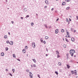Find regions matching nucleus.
Returning a JSON list of instances; mask_svg holds the SVG:
<instances>
[{
	"mask_svg": "<svg viewBox=\"0 0 78 78\" xmlns=\"http://www.w3.org/2000/svg\"><path fill=\"white\" fill-rule=\"evenodd\" d=\"M70 54L71 55V56L72 57L73 56V54L75 53V50H71L69 51Z\"/></svg>",
	"mask_w": 78,
	"mask_h": 78,
	"instance_id": "1",
	"label": "nucleus"
},
{
	"mask_svg": "<svg viewBox=\"0 0 78 78\" xmlns=\"http://www.w3.org/2000/svg\"><path fill=\"white\" fill-rule=\"evenodd\" d=\"M30 74V76L31 78H33V74H32V73L31 72H29Z\"/></svg>",
	"mask_w": 78,
	"mask_h": 78,
	"instance_id": "2",
	"label": "nucleus"
},
{
	"mask_svg": "<svg viewBox=\"0 0 78 78\" xmlns=\"http://www.w3.org/2000/svg\"><path fill=\"white\" fill-rule=\"evenodd\" d=\"M32 45L34 48H35V47H36V45L35 44V43H34V42L32 43Z\"/></svg>",
	"mask_w": 78,
	"mask_h": 78,
	"instance_id": "3",
	"label": "nucleus"
},
{
	"mask_svg": "<svg viewBox=\"0 0 78 78\" xmlns=\"http://www.w3.org/2000/svg\"><path fill=\"white\" fill-rule=\"evenodd\" d=\"M9 44L11 45H13V41H10V42L9 43Z\"/></svg>",
	"mask_w": 78,
	"mask_h": 78,
	"instance_id": "4",
	"label": "nucleus"
},
{
	"mask_svg": "<svg viewBox=\"0 0 78 78\" xmlns=\"http://www.w3.org/2000/svg\"><path fill=\"white\" fill-rule=\"evenodd\" d=\"M75 71H73V70H72L71 71V73H72V74H75Z\"/></svg>",
	"mask_w": 78,
	"mask_h": 78,
	"instance_id": "5",
	"label": "nucleus"
},
{
	"mask_svg": "<svg viewBox=\"0 0 78 78\" xmlns=\"http://www.w3.org/2000/svg\"><path fill=\"white\" fill-rule=\"evenodd\" d=\"M57 33H58V29H56L55 30V34H57Z\"/></svg>",
	"mask_w": 78,
	"mask_h": 78,
	"instance_id": "6",
	"label": "nucleus"
},
{
	"mask_svg": "<svg viewBox=\"0 0 78 78\" xmlns=\"http://www.w3.org/2000/svg\"><path fill=\"white\" fill-rule=\"evenodd\" d=\"M72 41V42H74L75 41V39H74V38L73 37H72L71 39Z\"/></svg>",
	"mask_w": 78,
	"mask_h": 78,
	"instance_id": "7",
	"label": "nucleus"
},
{
	"mask_svg": "<svg viewBox=\"0 0 78 78\" xmlns=\"http://www.w3.org/2000/svg\"><path fill=\"white\" fill-rule=\"evenodd\" d=\"M23 10L25 12H26L27 11V8H25Z\"/></svg>",
	"mask_w": 78,
	"mask_h": 78,
	"instance_id": "8",
	"label": "nucleus"
},
{
	"mask_svg": "<svg viewBox=\"0 0 78 78\" xmlns=\"http://www.w3.org/2000/svg\"><path fill=\"white\" fill-rule=\"evenodd\" d=\"M32 61H34V62H36V59H32Z\"/></svg>",
	"mask_w": 78,
	"mask_h": 78,
	"instance_id": "9",
	"label": "nucleus"
},
{
	"mask_svg": "<svg viewBox=\"0 0 78 78\" xmlns=\"http://www.w3.org/2000/svg\"><path fill=\"white\" fill-rule=\"evenodd\" d=\"M4 55H5V54H4V53H3V52H2L1 53V55L2 56H4Z\"/></svg>",
	"mask_w": 78,
	"mask_h": 78,
	"instance_id": "10",
	"label": "nucleus"
},
{
	"mask_svg": "<svg viewBox=\"0 0 78 78\" xmlns=\"http://www.w3.org/2000/svg\"><path fill=\"white\" fill-rule=\"evenodd\" d=\"M58 66H61V62H58Z\"/></svg>",
	"mask_w": 78,
	"mask_h": 78,
	"instance_id": "11",
	"label": "nucleus"
},
{
	"mask_svg": "<svg viewBox=\"0 0 78 78\" xmlns=\"http://www.w3.org/2000/svg\"><path fill=\"white\" fill-rule=\"evenodd\" d=\"M56 52L57 55H59V51H56Z\"/></svg>",
	"mask_w": 78,
	"mask_h": 78,
	"instance_id": "12",
	"label": "nucleus"
},
{
	"mask_svg": "<svg viewBox=\"0 0 78 78\" xmlns=\"http://www.w3.org/2000/svg\"><path fill=\"white\" fill-rule=\"evenodd\" d=\"M66 5V2H62V5Z\"/></svg>",
	"mask_w": 78,
	"mask_h": 78,
	"instance_id": "13",
	"label": "nucleus"
},
{
	"mask_svg": "<svg viewBox=\"0 0 78 78\" xmlns=\"http://www.w3.org/2000/svg\"><path fill=\"white\" fill-rule=\"evenodd\" d=\"M67 68L68 69H70V66L69 65H67Z\"/></svg>",
	"mask_w": 78,
	"mask_h": 78,
	"instance_id": "14",
	"label": "nucleus"
},
{
	"mask_svg": "<svg viewBox=\"0 0 78 78\" xmlns=\"http://www.w3.org/2000/svg\"><path fill=\"white\" fill-rule=\"evenodd\" d=\"M44 26L46 28H48V27L47 26V24H44Z\"/></svg>",
	"mask_w": 78,
	"mask_h": 78,
	"instance_id": "15",
	"label": "nucleus"
},
{
	"mask_svg": "<svg viewBox=\"0 0 78 78\" xmlns=\"http://www.w3.org/2000/svg\"><path fill=\"white\" fill-rule=\"evenodd\" d=\"M23 53H25V50L24 49H23Z\"/></svg>",
	"mask_w": 78,
	"mask_h": 78,
	"instance_id": "16",
	"label": "nucleus"
},
{
	"mask_svg": "<svg viewBox=\"0 0 78 78\" xmlns=\"http://www.w3.org/2000/svg\"><path fill=\"white\" fill-rule=\"evenodd\" d=\"M69 9H70L69 7H68L66 8V9H67V10H69Z\"/></svg>",
	"mask_w": 78,
	"mask_h": 78,
	"instance_id": "17",
	"label": "nucleus"
},
{
	"mask_svg": "<svg viewBox=\"0 0 78 78\" xmlns=\"http://www.w3.org/2000/svg\"><path fill=\"white\" fill-rule=\"evenodd\" d=\"M74 71H75V74L74 73L75 75H77V73H76V70H75Z\"/></svg>",
	"mask_w": 78,
	"mask_h": 78,
	"instance_id": "18",
	"label": "nucleus"
},
{
	"mask_svg": "<svg viewBox=\"0 0 78 78\" xmlns=\"http://www.w3.org/2000/svg\"><path fill=\"white\" fill-rule=\"evenodd\" d=\"M45 39H46V40H47V39H48V37H47V36H45Z\"/></svg>",
	"mask_w": 78,
	"mask_h": 78,
	"instance_id": "19",
	"label": "nucleus"
},
{
	"mask_svg": "<svg viewBox=\"0 0 78 78\" xmlns=\"http://www.w3.org/2000/svg\"><path fill=\"white\" fill-rule=\"evenodd\" d=\"M66 42H69V41L68 40V39H67V38H66Z\"/></svg>",
	"mask_w": 78,
	"mask_h": 78,
	"instance_id": "20",
	"label": "nucleus"
},
{
	"mask_svg": "<svg viewBox=\"0 0 78 78\" xmlns=\"http://www.w3.org/2000/svg\"><path fill=\"white\" fill-rule=\"evenodd\" d=\"M4 37L5 39H7V37H7V36L5 35L4 36Z\"/></svg>",
	"mask_w": 78,
	"mask_h": 78,
	"instance_id": "21",
	"label": "nucleus"
},
{
	"mask_svg": "<svg viewBox=\"0 0 78 78\" xmlns=\"http://www.w3.org/2000/svg\"><path fill=\"white\" fill-rule=\"evenodd\" d=\"M61 31V32L62 33H64V29H62Z\"/></svg>",
	"mask_w": 78,
	"mask_h": 78,
	"instance_id": "22",
	"label": "nucleus"
},
{
	"mask_svg": "<svg viewBox=\"0 0 78 78\" xmlns=\"http://www.w3.org/2000/svg\"><path fill=\"white\" fill-rule=\"evenodd\" d=\"M55 73H56V75H58V73L57 71H55Z\"/></svg>",
	"mask_w": 78,
	"mask_h": 78,
	"instance_id": "23",
	"label": "nucleus"
},
{
	"mask_svg": "<svg viewBox=\"0 0 78 78\" xmlns=\"http://www.w3.org/2000/svg\"><path fill=\"white\" fill-rule=\"evenodd\" d=\"M65 1H66V2H69L70 1V0H65Z\"/></svg>",
	"mask_w": 78,
	"mask_h": 78,
	"instance_id": "24",
	"label": "nucleus"
},
{
	"mask_svg": "<svg viewBox=\"0 0 78 78\" xmlns=\"http://www.w3.org/2000/svg\"><path fill=\"white\" fill-rule=\"evenodd\" d=\"M8 48H5V51H8Z\"/></svg>",
	"mask_w": 78,
	"mask_h": 78,
	"instance_id": "25",
	"label": "nucleus"
},
{
	"mask_svg": "<svg viewBox=\"0 0 78 78\" xmlns=\"http://www.w3.org/2000/svg\"><path fill=\"white\" fill-rule=\"evenodd\" d=\"M13 58H16V55H15V54H13Z\"/></svg>",
	"mask_w": 78,
	"mask_h": 78,
	"instance_id": "26",
	"label": "nucleus"
},
{
	"mask_svg": "<svg viewBox=\"0 0 78 78\" xmlns=\"http://www.w3.org/2000/svg\"><path fill=\"white\" fill-rule=\"evenodd\" d=\"M66 20L67 22H69V20H68V18H66Z\"/></svg>",
	"mask_w": 78,
	"mask_h": 78,
	"instance_id": "27",
	"label": "nucleus"
},
{
	"mask_svg": "<svg viewBox=\"0 0 78 78\" xmlns=\"http://www.w3.org/2000/svg\"><path fill=\"white\" fill-rule=\"evenodd\" d=\"M31 26H33V25H34V23H31Z\"/></svg>",
	"mask_w": 78,
	"mask_h": 78,
	"instance_id": "28",
	"label": "nucleus"
},
{
	"mask_svg": "<svg viewBox=\"0 0 78 78\" xmlns=\"http://www.w3.org/2000/svg\"><path fill=\"white\" fill-rule=\"evenodd\" d=\"M66 33L67 35H68V36H69V32H66Z\"/></svg>",
	"mask_w": 78,
	"mask_h": 78,
	"instance_id": "29",
	"label": "nucleus"
},
{
	"mask_svg": "<svg viewBox=\"0 0 78 78\" xmlns=\"http://www.w3.org/2000/svg\"><path fill=\"white\" fill-rule=\"evenodd\" d=\"M6 42L7 44H9V41H6Z\"/></svg>",
	"mask_w": 78,
	"mask_h": 78,
	"instance_id": "30",
	"label": "nucleus"
},
{
	"mask_svg": "<svg viewBox=\"0 0 78 78\" xmlns=\"http://www.w3.org/2000/svg\"><path fill=\"white\" fill-rule=\"evenodd\" d=\"M47 2H46V4H47V5H48V1L47 0Z\"/></svg>",
	"mask_w": 78,
	"mask_h": 78,
	"instance_id": "31",
	"label": "nucleus"
},
{
	"mask_svg": "<svg viewBox=\"0 0 78 78\" xmlns=\"http://www.w3.org/2000/svg\"><path fill=\"white\" fill-rule=\"evenodd\" d=\"M12 71L13 72H14V71H15V69H12Z\"/></svg>",
	"mask_w": 78,
	"mask_h": 78,
	"instance_id": "32",
	"label": "nucleus"
},
{
	"mask_svg": "<svg viewBox=\"0 0 78 78\" xmlns=\"http://www.w3.org/2000/svg\"><path fill=\"white\" fill-rule=\"evenodd\" d=\"M63 47H64L65 48H66V44H64Z\"/></svg>",
	"mask_w": 78,
	"mask_h": 78,
	"instance_id": "33",
	"label": "nucleus"
},
{
	"mask_svg": "<svg viewBox=\"0 0 78 78\" xmlns=\"http://www.w3.org/2000/svg\"><path fill=\"white\" fill-rule=\"evenodd\" d=\"M9 75H10V76H12V74H11V73H9Z\"/></svg>",
	"mask_w": 78,
	"mask_h": 78,
	"instance_id": "34",
	"label": "nucleus"
},
{
	"mask_svg": "<svg viewBox=\"0 0 78 78\" xmlns=\"http://www.w3.org/2000/svg\"><path fill=\"white\" fill-rule=\"evenodd\" d=\"M57 58H59V57H60V56H59V54H58V55H57Z\"/></svg>",
	"mask_w": 78,
	"mask_h": 78,
	"instance_id": "35",
	"label": "nucleus"
},
{
	"mask_svg": "<svg viewBox=\"0 0 78 78\" xmlns=\"http://www.w3.org/2000/svg\"><path fill=\"white\" fill-rule=\"evenodd\" d=\"M29 15H27L26 16V18H27V17H29Z\"/></svg>",
	"mask_w": 78,
	"mask_h": 78,
	"instance_id": "36",
	"label": "nucleus"
},
{
	"mask_svg": "<svg viewBox=\"0 0 78 78\" xmlns=\"http://www.w3.org/2000/svg\"><path fill=\"white\" fill-rule=\"evenodd\" d=\"M43 43L44 44H46V42H45V41H43Z\"/></svg>",
	"mask_w": 78,
	"mask_h": 78,
	"instance_id": "37",
	"label": "nucleus"
},
{
	"mask_svg": "<svg viewBox=\"0 0 78 78\" xmlns=\"http://www.w3.org/2000/svg\"><path fill=\"white\" fill-rule=\"evenodd\" d=\"M38 77H39V78H41V77H40V76L38 74L37 75Z\"/></svg>",
	"mask_w": 78,
	"mask_h": 78,
	"instance_id": "38",
	"label": "nucleus"
},
{
	"mask_svg": "<svg viewBox=\"0 0 78 78\" xmlns=\"http://www.w3.org/2000/svg\"><path fill=\"white\" fill-rule=\"evenodd\" d=\"M34 67H36V65H35V64H34Z\"/></svg>",
	"mask_w": 78,
	"mask_h": 78,
	"instance_id": "39",
	"label": "nucleus"
},
{
	"mask_svg": "<svg viewBox=\"0 0 78 78\" xmlns=\"http://www.w3.org/2000/svg\"><path fill=\"white\" fill-rule=\"evenodd\" d=\"M17 60L18 61H20V59H17Z\"/></svg>",
	"mask_w": 78,
	"mask_h": 78,
	"instance_id": "40",
	"label": "nucleus"
},
{
	"mask_svg": "<svg viewBox=\"0 0 78 78\" xmlns=\"http://www.w3.org/2000/svg\"><path fill=\"white\" fill-rule=\"evenodd\" d=\"M26 71H27V72H30V71L28 69H27L26 70Z\"/></svg>",
	"mask_w": 78,
	"mask_h": 78,
	"instance_id": "41",
	"label": "nucleus"
},
{
	"mask_svg": "<svg viewBox=\"0 0 78 78\" xmlns=\"http://www.w3.org/2000/svg\"><path fill=\"white\" fill-rule=\"evenodd\" d=\"M40 41L41 42H43V40H42L41 39L40 40Z\"/></svg>",
	"mask_w": 78,
	"mask_h": 78,
	"instance_id": "42",
	"label": "nucleus"
},
{
	"mask_svg": "<svg viewBox=\"0 0 78 78\" xmlns=\"http://www.w3.org/2000/svg\"><path fill=\"white\" fill-rule=\"evenodd\" d=\"M76 18L77 20H78V16H76Z\"/></svg>",
	"mask_w": 78,
	"mask_h": 78,
	"instance_id": "43",
	"label": "nucleus"
},
{
	"mask_svg": "<svg viewBox=\"0 0 78 78\" xmlns=\"http://www.w3.org/2000/svg\"><path fill=\"white\" fill-rule=\"evenodd\" d=\"M5 70L6 71V72H7V71H8V69H5Z\"/></svg>",
	"mask_w": 78,
	"mask_h": 78,
	"instance_id": "44",
	"label": "nucleus"
},
{
	"mask_svg": "<svg viewBox=\"0 0 78 78\" xmlns=\"http://www.w3.org/2000/svg\"><path fill=\"white\" fill-rule=\"evenodd\" d=\"M54 9V8H52L51 9V11H53Z\"/></svg>",
	"mask_w": 78,
	"mask_h": 78,
	"instance_id": "45",
	"label": "nucleus"
},
{
	"mask_svg": "<svg viewBox=\"0 0 78 78\" xmlns=\"http://www.w3.org/2000/svg\"><path fill=\"white\" fill-rule=\"evenodd\" d=\"M47 1V0H45V3H46V4L47 3H46Z\"/></svg>",
	"mask_w": 78,
	"mask_h": 78,
	"instance_id": "46",
	"label": "nucleus"
},
{
	"mask_svg": "<svg viewBox=\"0 0 78 78\" xmlns=\"http://www.w3.org/2000/svg\"><path fill=\"white\" fill-rule=\"evenodd\" d=\"M11 23H12L13 24V23H14V21H12Z\"/></svg>",
	"mask_w": 78,
	"mask_h": 78,
	"instance_id": "47",
	"label": "nucleus"
},
{
	"mask_svg": "<svg viewBox=\"0 0 78 78\" xmlns=\"http://www.w3.org/2000/svg\"><path fill=\"white\" fill-rule=\"evenodd\" d=\"M69 22H70L71 21V19H70V18H69Z\"/></svg>",
	"mask_w": 78,
	"mask_h": 78,
	"instance_id": "48",
	"label": "nucleus"
},
{
	"mask_svg": "<svg viewBox=\"0 0 78 78\" xmlns=\"http://www.w3.org/2000/svg\"><path fill=\"white\" fill-rule=\"evenodd\" d=\"M66 56H69V54H67V55H66Z\"/></svg>",
	"mask_w": 78,
	"mask_h": 78,
	"instance_id": "49",
	"label": "nucleus"
},
{
	"mask_svg": "<svg viewBox=\"0 0 78 78\" xmlns=\"http://www.w3.org/2000/svg\"><path fill=\"white\" fill-rule=\"evenodd\" d=\"M47 6H45L44 8H47Z\"/></svg>",
	"mask_w": 78,
	"mask_h": 78,
	"instance_id": "50",
	"label": "nucleus"
},
{
	"mask_svg": "<svg viewBox=\"0 0 78 78\" xmlns=\"http://www.w3.org/2000/svg\"><path fill=\"white\" fill-rule=\"evenodd\" d=\"M74 33H75V32H76V30H74Z\"/></svg>",
	"mask_w": 78,
	"mask_h": 78,
	"instance_id": "51",
	"label": "nucleus"
},
{
	"mask_svg": "<svg viewBox=\"0 0 78 78\" xmlns=\"http://www.w3.org/2000/svg\"><path fill=\"white\" fill-rule=\"evenodd\" d=\"M31 67H32V68H33V65H31Z\"/></svg>",
	"mask_w": 78,
	"mask_h": 78,
	"instance_id": "52",
	"label": "nucleus"
},
{
	"mask_svg": "<svg viewBox=\"0 0 78 78\" xmlns=\"http://www.w3.org/2000/svg\"><path fill=\"white\" fill-rule=\"evenodd\" d=\"M21 19H23V17H21Z\"/></svg>",
	"mask_w": 78,
	"mask_h": 78,
	"instance_id": "53",
	"label": "nucleus"
},
{
	"mask_svg": "<svg viewBox=\"0 0 78 78\" xmlns=\"http://www.w3.org/2000/svg\"><path fill=\"white\" fill-rule=\"evenodd\" d=\"M45 55L46 56H48V55L47 54H46Z\"/></svg>",
	"mask_w": 78,
	"mask_h": 78,
	"instance_id": "54",
	"label": "nucleus"
},
{
	"mask_svg": "<svg viewBox=\"0 0 78 78\" xmlns=\"http://www.w3.org/2000/svg\"><path fill=\"white\" fill-rule=\"evenodd\" d=\"M58 20H59V18H58L56 20V21H58Z\"/></svg>",
	"mask_w": 78,
	"mask_h": 78,
	"instance_id": "55",
	"label": "nucleus"
},
{
	"mask_svg": "<svg viewBox=\"0 0 78 78\" xmlns=\"http://www.w3.org/2000/svg\"><path fill=\"white\" fill-rule=\"evenodd\" d=\"M46 51H47V52H48V49L47 48H46Z\"/></svg>",
	"mask_w": 78,
	"mask_h": 78,
	"instance_id": "56",
	"label": "nucleus"
},
{
	"mask_svg": "<svg viewBox=\"0 0 78 78\" xmlns=\"http://www.w3.org/2000/svg\"><path fill=\"white\" fill-rule=\"evenodd\" d=\"M8 34L9 35H10V33L8 32Z\"/></svg>",
	"mask_w": 78,
	"mask_h": 78,
	"instance_id": "57",
	"label": "nucleus"
},
{
	"mask_svg": "<svg viewBox=\"0 0 78 78\" xmlns=\"http://www.w3.org/2000/svg\"><path fill=\"white\" fill-rule=\"evenodd\" d=\"M69 17H70V18H72V16H69Z\"/></svg>",
	"mask_w": 78,
	"mask_h": 78,
	"instance_id": "58",
	"label": "nucleus"
},
{
	"mask_svg": "<svg viewBox=\"0 0 78 78\" xmlns=\"http://www.w3.org/2000/svg\"><path fill=\"white\" fill-rule=\"evenodd\" d=\"M6 2H8V0H5Z\"/></svg>",
	"mask_w": 78,
	"mask_h": 78,
	"instance_id": "59",
	"label": "nucleus"
},
{
	"mask_svg": "<svg viewBox=\"0 0 78 78\" xmlns=\"http://www.w3.org/2000/svg\"><path fill=\"white\" fill-rule=\"evenodd\" d=\"M70 37V36H68V37Z\"/></svg>",
	"mask_w": 78,
	"mask_h": 78,
	"instance_id": "60",
	"label": "nucleus"
},
{
	"mask_svg": "<svg viewBox=\"0 0 78 78\" xmlns=\"http://www.w3.org/2000/svg\"><path fill=\"white\" fill-rule=\"evenodd\" d=\"M26 47H27V48H28V46H26Z\"/></svg>",
	"mask_w": 78,
	"mask_h": 78,
	"instance_id": "61",
	"label": "nucleus"
},
{
	"mask_svg": "<svg viewBox=\"0 0 78 78\" xmlns=\"http://www.w3.org/2000/svg\"><path fill=\"white\" fill-rule=\"evenodd\" d=\"M36 16H38V14H37V13L36 14Z\"/></svg>",
	"mask_w": 78,
	"mask_h": 78,
	"instance_id": "62",
	"label": "nucleus"
},
{
	"mask_svg": "<svg viewBox=\"0 0 78 78\" xmlns=\"http://www.w3.org/2000/svg\"><path fill=\"white\" fill-rule=\"evenodd\" d=\"M76 78H78V76H77L76 77Z\"/></svg>",
	"mask_w": 78,
	"mask_h": 78,
	"instance_id": "63",
	"label": "nucleus"
},
{
	"mask_svg": "<svg viewBox=\"0 0 78 78\" xmlns=\"http://www.w3.org/2000/svg\"><path fill=\"white\" fill-rule=\"evenodd\" d=\"M66 37H67V35L66 36Z\"/></svg>",
	"mask_w": 78,
	"mask_h": 78,
	"instance_id": "64",
	"label": "nucleus"
}]
</instances>
